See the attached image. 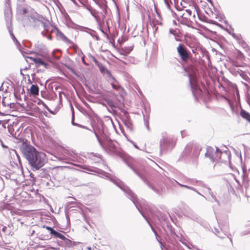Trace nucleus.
<instances>
[{
  "label": "nucleus",
  "instance_id": "nucleus-39",
  "mask_svg": "<svg viewBox=\"0 0 250 250\" xmlns=\"http://www.w3.org/2000/svg\"><path fill=\"white\" fill-rule=\"evenodd\" d=\"M82 62H83L86 65H88V64L86 63L85 62V61H84V57H83L82 59Z\"/></svg>",
  "mask_w": 250,
  "mask_h": 250
},
{
  "label": "nucleus",
  "instance_id": "nucleus-56",
  "mask_svg": "<svg viewBox=\"0 0 250 250\" xmlns=\"http://www.w3.org/2000/svg\"><path fill=\"white\" fill-rule=\"evenodd\" d=\"M49 39H51V37L50 36H48V37H47Z\"/></svg>",
  "mask_w": 250,
  "mask_h": 250
},
{
  "label": "nucleus",
  "instance_id": "nucleus-9",
  "mask_svg": "<svg viewBox=\"0 0 250 250\" xmlns=\"http://www.w3.org/2000/svg\"><path fill=\"white\" fill-rule=\"evenodd\" d=\"M177 50L181 59L184 62L187 61L189 58L190 53L188 52L185 45L179 44Z\"/></svg>",
  "mask_w": 250,
  "mask_h": 250
},
{
  "label": "nucleus",
  "instance_id": "nucleus-3",
  "mask_svg": "<svg viewBox=\"0 0 250 250\" xmlns=\"http://www.w3.org/2000/svg\"><path fill=\"white\" fill-rule=\"evenodd\" d=\"M30 17L31 22L32 23L33 26L36 28L42 26L47 33H52L56 29L55 27L50 24L47 20L37 13L33 14Z\"/></svg>",
  "mask_w": 250,
  "mask_h": 250
},
{
  "label": "nucleus",
  "instance_id": "nucleus-58",
  "mask_svg": "<svg viewBox=\"0 0 250 250\" xmlns=\"http://www.w3.org/2000/svg\"><path fill=\"white\" fill-rule=\"evenodd\" d=\"M183 132L184 131H181V135H182V136H183Z\"/></svg>",
  "mask_w": 250,
  "mask_h": 250
},
{
  "label": "nucleus",
  "instance_id": "nucleus-38",
  "mask_svg": "<svg viewBox=\"0 0 250 250\" xmlns=\"http://www.w3.org/2000/svg\"><path fill=\"white\" fill-rule=\"evenodd\" d=\"M1 104L3 106H6V103L4 102V100H3L1 102Z\"/></svg>",
  "mask_w": 250,
  "mask_h": 250
},
{
  "label": "nucleus",
  "instance_id": "nucleus-28",
  "mask_svg": "<svg viewBox=\"0 0 250 250\" xmlns=\"http://www.w3.org/2000/svg\"><path fill=\"white\" fill-rule=\"evenodd\" d=\"M7 27H8V28L9 32L10 33V35L12 40L14 41H15L16 42H18V41L17 40L16 38H15V36L14 35L12 30L10 28V27H9L8 25H7Z\"/></svg>",
  "mask_w": 250,
  "mask_h": 250
},
{
  "label": "nucleus",
  "instance_id": "nucleus-35",
  "mask_svg": "<svg viewBox=\"0 0 250 250\" xmlns=\"http://www.w3.org/2000/svg\"><path fill=\"white\" fill-rule=\"evenodd\" d=\"M15 104L14 103H9L6 104V106L10 108H14Z\"/></svg>",
  "mask_w": 250,
  "mask_h": 250
},
{
  "label": "nucleus",
  "instance_id": "nucleus-25",
  "mask_svg": "<svg viewBox=\"0 0 250 250\" xmlns=\"http://www.w3.org/2000/svg\"><path fill=\"white\" fill-rule=\"evenodd\" d=\"M207 191L209 193L211 197L214 199V200L219 205V202L216 199L215 196L213 194V192L211 191V189L209 188H207Z\"/></svg>",
  "mask_w": 250,
  "mask_h": 250
},
{
  "label": "nucleus",
  "instance_id": "nucleus-21",
  "mask_svg": "<svg viewBox=\"0 0 250 250\" xmlns=\"http://www.w3.org/2000/svg\"><path fill=\"white\" fill-rule=\"evenodd\" d=\"M148 186L150 188H151L154 192H155L156 193L158 194H161V191L162 190V188L160 187L159 188H156L154 187L153 186L148 184Z\"/></svg>",
  "mask_w": 250,
  "mask_h": 250
},
{
  "label": "nucleus",
  "instance_id": "nucleus-29",
  "mask_svg": "<svg viewBox=\"0 0 250 250\" xmlns=\"http://www.w3.org/2000/svg\"><path fill=\"white\" fill-rule=\"evenodd\" d=\"M100 30L104 35V36L107 39V40H109L110 39L108 33L104 31L103 29H102L101 26H100Z\"/></svg>",
  "mask_w": 250,
  "mask_h": 250
},
{
  "label": "nucleus",
  "instance_id": "nucleus-45",
  "mask_svg": "<svg viewBox=\"0 0 250 250\" xmlns=\"http://www.w3.org/2000/svg\"><path fill=\"white\" fill-rule=\"evenodd\" d=\"M64 94V93L62 92H60L59 93V99H60V100L61 101L62 100V94Z\"/></svg>",
  "mask_w": 250,
  "mask_h": 250
},
{
  "label": "nucleus",
  "instance_id": "nucleus-43",
  "mask_svg": "<svg viewBox=\"0 0 250 250\" xmlns=\"http://www.w3.org/2000/svg\"><path fill=\"white\" fill-rule=\"evenodd\" d=\"M169 32L170 34H174V31L173 29H170Z\"/></svg>",
  "mask_w": 250,
  "mask_h": 250
},
{
  "label": "nucleus",
  "instance_id": "nucleus-22",
  "mask_svg": "<svg viewBox=\"0 0 250 250\" xmlns=\"http://www.w3.org/2000/svg\"><path fill=\"white\" fill-rule=\"evenodd\" d=\"M114 82H111V84L112 86V87L116 90H119L121 89V86L118 84V83L115 80V79H112Z\"/></svg>",
  "mask_w": 250,
  "mask_h": 250
},
{
  "label": "nucleus",
  "instance_id": "nucleus-12",
  "mask_svg": "<svg viewBox=\"0 0 250 250\" xmlns=\"http://www.w3.org/2000/svg\"><path fill=\"white\" fill-rule=\"evenodd\" d=\"M211 147H208L207 148V152L205 153V156L209 158L211 161L214 162L215 156L213 154L216 153V151Z\"/></svg>",
  "mask_w": 250,
  "mask_h": 250
},
{
  "label": "nucleus",
  "instance_id": "nucleus-14",
  "mask_svg": "<svg viewBox=\"0 0 250 250\" xmlns=\"http://www.w3.org/2000/svg\"><path fill=\"white\" fill-rule=\"evenodd\" d=\"M5 18L6 21H11L12 18V12L11 7H6L4 10Z\"/></svg>",
  "mask_w": 250,
  "mask_h": 250
},
{
  "label": "nucleus",
  "instance_id": "nucleus-60",
  "mask_svg": "<svg viewBox=\"0 0 250 250\" xmlns=\"http://www.w3.org/2000/svg\"><path fill=\"white\" fill-rule=\"evenodd\" d=\"M32 77H34V76H35V74H32Z\"/></svg>",
  "mask_w": 250,
  "mask_h": 250
},
{
  "label": "nucleus",
  "instance_id": "nucleus-49",
  "mask_svg": "<svg viewBox=\"0 0 250 250\" xmlns=\"http://www.w3.org/2000/svg\"><path fill=\"white\" fill-rule=\"evenodd\" d=\"M74 4H77V2L75 0H71Z\"/></svg>",
  "mask_w": 250,
  "mask_h": 250
},
{
  "label": "nucleus",
  "instance_id": "nucleus-64",
  "mask_svg": "<svg viewBox=\"0 0 250 250\" xmlns=\"http://www.w3.org/2000/svg\"><path fill=\"white\" fill-rule=\"evenodd\" d=\"M218 237H220V238H222V237L220 236V235H218Z\"/></svg>",
  "mask_w": 250,
  "mask_h": 250
},
{
  "label": "nucleus",
  "instance_id": "nucleus-53",
  "mask_svg": "<svg viewBox=\"0 0 250 250\" xmlns=\"http://www.w3.org/2000/svg\"><path fill=\"white\" fill-rule=\"evenodd\" d=\"M6 229V227H4V228H3V229H2V230H3V231H5V230Z\"/></svg>",
  "mask_w": 250,
  "mask_h": 250
},
{
  "label": "nucleus",
  "instance_id": "nucleus-24",
  "mask_svg": "<svg viewBox=\"0 0 250 250\" xmlns=\"http://www.w3.org/2000/svg\"><path fill=\"white\" fill-rule=\"evenodd\" d=\"M215 151H216L215 154H213L215 156L214 161H218L221 159V152L219 150V149L216 148Z\"/></svg>",
  "mask_w": 250,
  "mask_h": 250
},
{
  "label": "nucleus",
  "instance_id": "nucleus-46",
  "mask_svg": "<svg viewBox=\"0 0 250 250\" xmlns=\"http://www.w3.org/2000/svg\"><path fill=\"white\" fill-rule=\"evenodd\" d=\"M191 190H193L194 191H196L198 194H200L198 191H196V189L194 188H193L191 187V188H190Z\"/></svg>",
  "mask_w": 250,
  "mask_h": 250
},
{
  "label": "nucleus",
  "instance_id": "nucleus-1",
  "mask_svg": "<svg viewBox=\"0 0 250 250\" xmlns=\"http://www.w3.org/2000/svg\"><path fill=\"white\" fill-rule=\"evenodd\" d=\"M20 150L34 170L39 169L45 164L46 162L45 153L38 151L31 145L23 142L21 145Z\"/></svg>",
  "mask_w": 250,
  "mask_h": 250
},
{
  "label": "nucleus",
  "instance_id": "nucleus-42",
  "mask_svg": "<svg viewBox=\"0 0 250 250\" xmlns=\"http://www.w3.org/2000/svg\"><path fill=\"white\" fill-rule=\"evenodd\" d=\"M95 135H96V137L97 138V139H98V140L99 142L100 143V144H101V141H100V139H99V138H98V135H97V133L96 132V131H95Z\"/></svg>",
  "mask_w": 250,
  "mask_h": 250
},
{
  "label": "nucleus",
  "instance_id": "nucleus-50",
  "mask_svg": "<svg viewBox=\"0 0 250 250\" xmlns=\"http://www.w3.org/2000/svg\"><path fill=\"white\" fill-rule=\"evenodd\" d=\"M154 30H155L154 32H156L158 29V27H154Z\"/></svg>",
  "mask_w": 250,
  "mask_h": 250
},
{
  "label": "nucleus",
  "instance_id": "nucleus-48",
  "mask_svg": "<svg viewBox=\"0 0 250 250\" xmlns=\"http://www.w3.org/2000/svg\"><path fill=\"white\" fill-rule=\"evenodd\" d=\"M102 173H103V175L104 176H106V175L107 174V173H105V172H104V171H102Z\"/></svg>",
  "mask_w": 250,
  "mask_h": 250
},
{
  "label": "nucleus",
  "instance_id": "nucleus-23",
  "mask_svg": "<svg viewBox=\"0 0 250 250\" xmlns=\"http://www.w3.org/2000/svg\"><path fill=\"white\" fill-rule=\"evenodd\" d=\"M188 180L189 181V182H190V184L193 185H198L200 186L202 185V183L201 181H198L195 179H188Z\"/></svg>",
  "mask_w": 250,
  "mask_h": 250
},
{
  "label": "nucleus",
  "instance_id": "nucleus-51",
  "mask_svg": "<svg viewBox=\"0 0 250 250\" xmlns=\"http://www.w3.org/2000/svg\"><path fill=\"white\" fill-rule=\"evenodd\" d=\"M181 242H182V243H183L184 245H186V246H187L188 248H190L189 247V246H187V245L185 243H184V242H183V241H181Z\"/></svg>",
  "mask_w": 250,
  "mask_h": 250
},
{
  "label": "nucleus",
  "instance_id": "nucleus-4",
  "mask_svg": "<svg viewBox=\"0 0 250 250\" xmlns=\"http://www.w3.org/2000/svg\"><path fill=\"white\" fill-rule=\"evenodd\" d=\"M83 7L87 9L90 12V14L94 17L99 26L101 27L104 24V19L106 14L105 6L102 8L101 11H100L93 9L90 6L83 5Z\"/></svg>",
  "mask_w": 250,
  "mask_h": 250
},
{
  "label": "nucleus",
  "instance_id": "nucleus-8",
  "mask_svg": "<svg viewBox=\"0 0 250 250\" xmlns=\"http://www.w3.org/2000/svg\"><path fill=\"white\" fill-rule=\"evenodd\" d=\"M177 17V20L182 24L189 26L191 24L190 17L188 14H184L182 11H179L178 14L174 13Z\"/></svg>",
  "mask_w": 250,
  "mask_h": 250
},
{
  "label": "nucleus",
  "instance_id": "nucleus-40",
  "mask_svg": "<svg viewBox=\"0 0 250 250\" xmlns=\"http://www.w3.org/2000/svg\"><path fill=\"white\" fill-rule=\"evenodd\" d=\"M188 178H187L185 179L184 183H187L188 184H190V182H189V181L188 180Z\"/></svg>",
  "mask_w": 250,
  "mask_h": 250
},
{
  "label": "nucleus",
  "instance_id": "nucleus-36",
  "mask_svg": "<svg viewBox=\"0 0 250 250\" xmlns=\"http://www.w3.org/2000/svg\"><path fill=\"white\" fill-rule=\"evenodd\" d=\"M10 0H6L5 1V7H10Z\"/></svg>",
  "mask_w": 250,
  "mask_h": 250
},
{
  "label": "nucleus",
  "instance_id": "nucleus-62",
  "mask_svg": "<svg viewBox=\"0 0 250 250\" xmlns=\"http://www.w3.org/2000/svg\"><path fill=\"white\" fill-rule=\"evenodd\" d=\"M230 242L232 243V239H230Z\"/></svg>",
  "mask_w": 250,
  "mask_h": 250
},
{
  "label": "nucleus",
  "instance_id": "nucleus-31",
  "mask_svg": "<svg viewBox=\"0 0 250 250\" xmlns=\"http://www.w3.org/2000/svg\"><path fill=\"white\" fill-rule=\"evenodd\" d=\"M176 183H177L178 185H179L180 187H185V188H188V189H190V188H191V187H190V186H188V185H186L182 184H181V183H180L178 182H177V181H176Z\"/></svg>",
  "mask_w": 250,
  "mask_h": 250
},
{
  "label": "nucleus",
  "instance_id": "nucleus-41",
  "mask_svg": "<svg viewBox=\"0 0 250 250\" xmlns=\"http://www.w3.org/2000/svg\"><path fill=\"white\" fill-rule=\"evenodd\" d=\"M131 143L133 144V146L136 148L139 149L138 146L133 142H132Z\"/></svg>",
  "mask_w": 250,
  "mask_h": 250
},
{
  "label": "nucleus",
  "instance_id": "nucleus-2",
  "mask_svg": "<svg viewBox=\"0 0 250 250\" xmlns=\"http://www.w3.org/2000/svg\"><path fill=\"white\" fill-rule=\"evenodd\" d=\"M113 182L119 188H120L123 191H124L126 195L128 196V198L131 200V201L133 202V203L135 205L136 208L138 209L139 212L141 213V214L143 215V216L145 218V219L146 220L147 223L149 224V226H150L152 231L154 232L155 235L156 236V239L159 242V244L161 246L162 245V242L159 240V236L158 235L157 232L154 230L151 225L150 224L148 220L146 219V217L144 215V213H143V210L144 209H146V203L145 201H140L134 195L131 191L127 187H126L125 185L124 184V183H122V181H121L120 180L118 179H112Z\"/></svg>",
  "mask_w": 250,
  "mask_h": 250
},
{
  "label": "nucleus",
  "instance_id": "nucleus-27",
  "mask_svg": "<svg viewBox=\"0 0 250 250\" xmlns=\"http://www.w3.org/2000/svg\"><path fill=\"white\" fill-rule=\"evenodd\" d=\"M191 152V147L189 146H187L185 147V149L184 151H183V155L187 156L188 155L189 153Z\"/></svg>",
  "mask_w": 250,
  "mask_h": 250
},
{
  "label": "nucleus",
  "instance_id": "nucleus-5",
  "mask_svg": "<svg viewBox=\"0 0 250 250\" xmlns=\"http://www.w3.org/2000/svg\"><path fill=\"white\" fill-rule=\"evenodd\" d=\"M189 81L190 84L192 94L194 96L197 98V96L201 95L202 91L198 86V82L195 76L189 74Z\"/></svg>",
  "mask_w": 250,
  "mask_h": 250
},
{
  "label": "nucleus",
  "instance_id": "nucleus-13",
  "mask_svg": "<svg viewBox=\"0 0 250 250\" xmlns=\"http://www.w3.org/2000/svg\"><path fill=\"white\" fill-rule=\"evenodd\" d=\"M201 150V147L199 145H196L194 146L192 154V156L194 158H196L199 155L200 151Z\"/></svg>",
  "mask_w": 250,
  "mask_h": 250
},
{
  "label": "nucleus",
  "instance_id": "nucleus-15",
  "mask_svg": "<svg viewBox=\"0 0 250 250\" xmlns=\"http://www.w3.org/2000/svg\"><path fill=\"white\" fill-rule=\"evenodd\" d=\"M30 93L33 95H38L39 93L38 86L36 84H32L30 88Z\"/></svg>",
  "mask_w": 250,
  "mask_h": 250
},
{
  "label": "nucleus",
  "instance_id": "nucleus-26",
  "mask_svg": "<svg viewBox=\"0 0 250 250\" xmlns=\"http://www.w3.org/2000/svg\"><path fill=\"white\" fill-rule=\"evenodd\" d=\"M72 109L73 110V108L72 107ZM71 123L74 125H77V126H78L81 127L85 128V127L83 126V125H79V124H78L77 123H74V114L73 110H72Z\"/></svg>",
  "mask_w": 250,
  "mask_h": 250
},
{
  "label": "nucleus",
  "instance_id": "nucleus-55",
  "mask_svg": "<svg viewBox=\"0 0 250 250\" xmlns=\"http://www.w3.org/2000/svg\"><path fill=\"white\" fill-rule=\"evenodd\" d=\"M146 127H147V129H149V126H148V123H147V124H146Z\"/></svg>",
  "mask_w": 250,
  "mask_h": 250
},
{
  "label": "nucleus",
  "instance_id": "nucleus-11",
  "mask_svg": "<svg viewBox=\"0 0 250 250\" xmlns=\"http://www.w3.org/2000/svg\"><path fill=\"white\" fill-rule=\"evenodd\" d=\"M27 58L32 60L37 67L42 66L45 68H47L49 66V64L40 57H27Z\"/></svg>",
  "mask_w": 250,
  "mask_h": 250
},
{
  "label": "nucleus",
  "instance_id": "nucleus-10",
  "mask_svg": "<svg viewBox=\"0 0 250 250\" xmlns=\"http://www.w3.org/2000/svg\"><path fill=\"white\" fill-rule=\"evenodd\" d=\"M94 62L96 63L97 65L99 68L101 73L109 80L110 79H114V77L112 76L110 72L106 68L105 66L103 65L101 63L99 62L96 59H94Z\"/></svg>",
  "mask_w": 250,
  "mask_h": 250
},
{
  "label": "nucleus",
  "instance_id": "nucleus-32",
  "mask_svg": "<svg viewBox=\"0 0 250 250\" xmlns=\"http://www.w3.org/2000/svg\"><path fill=\"white\" fill-rule=\"evenodd\" d=\"M64 153H65L66 154H67V155L72 156H73V152L72 151L68 150L67 149H65L64 150Z\"/></svg>",
  "mask_w": 250,
  "mask_h": 250
},
{
  "label": "nucleus",
  "instance_id": "nucleus-17",
  "mask_svg": "<svg viewBox=\"0 0 250 250\" xmlns=\"http://www.w3.org/2000/svg\"><path fill=\"white\" fill-rule=\"evenodd\" d=\"M240 115L243 118L246 119L250 122V114L248 112H246L244 109H241Z\"/></svg>",
  "mask_w": 250,
  "mask_h": 250
},
{
  "label": "nucleus",
  "instance_id": "nucleus-54",
  "mask_svg": "<svg viewBox=\"0 0 250 250\" xmlns=\"http://www.w3.org/2000/svg\"><path fill=\"white\" fill-rule=\"evenodd\" d=\"M175 7H176V9H178V7H177V5H178V0L177 1L176 4H175Z\"/></svg>",
  "mask_w": 250,
  "mask_h": 250
},
{
  "label": "nucleus",
  "instance_id": "nucleus-18",
  "mask_svg": "<svg viewBox=\"0 0 250 250\" xmlns=\"http://www.w3.org/2000/svg\"><path fill=\"white\" fill-rule=\"evenodd\" d=\"M55 29H56L55 30H57V32H58V34H59L60 37H61V38L64 42H68L69 44H72L73 43V42H72L71 40L68 39L61 32L58 30L56 28H55Z\"/></svg>",
  "mask_w": 250,
  "mask_h": 250
},
{
  "label": "nucleus",
  "instance_id": "nucleus-57",
  "mask_svg": "<svg viewBox=\"0 0 250 250\" xmlns=\"http://www.w3.org/2000/svg\"><path fill=\"white\" fill-rule=\"evenodd\" d=\"M87 249H88V250H91V248H90V247H88V248H87Z\"/></svg>",
  "mask_w": 250,
  "mask_h": 250
},
{
  "label": "nucleus",
  "instance_id": "nucleus-34",
  "mask_svg": "<svg viewBox=\"0 0 250 250\" xmlns=\"http://www.w3.org/2000/svg\"><path fill=\"white\" fill-rule=\"evenodd\" d=\"M43 227L46 228V229H47V230H50L51 234H52L53 233L52 231L55 230L51 227H49V226H43Z\"/></svg>",
  "mask_w": 250,
  "mask_h": 250
},
{
  "label": "nucleus",
  "instance_id": "nucleus-19",
  "mask_svg": "<svg viewBox=\"0 0 250 250\" xmlns=\"http://www.w3.org/2000/svg\"><path fill=\"white\" fill-rule=\"evenodd\" d=\"M52 232L53 233L52 234V235H53L54 237L60 238L62 240H64L66 239L64 235L56 231V230L53 231Z\"/></svg>",
  "mask_w": 250,
  "mask_h": 250
},
{
  "label": "nucleus",
  "instance_id": "nucleus-52",
  "mask_svg": "<svg viewBox=\"0 0 250 250\" xmlns=\"http://www.w3.org/2000/svg\"><path fill=\"white\" fill-rule=\"evenodd\" d=\"M244 84H245V85L246 86V87H247V88H248V87H249V85H248L247 83H244Z\"/></svg>",
  "mask_w": 250,
  "mask_h": 250
},
{
  "label": "nucleus",
  "instance_id": "nucleus-44",
  "mask_svg": "<svg viewBox=\"0 0 250 250\" xmlns=\"http://www.w3.org/2000/svg\"><path fill=\"white\" fill-rule=\"evenodd\" d=\"M225 98V99L227 101V102H228V104H229L230 106H231V102H230V101H229L228 98Z\"/></svg>",
  "mask_w": 250,
  "mask_h": 250
},
{
  "label": "nucleus",
  "instance_id": "nucleus-16",
  "mask_svg": "<svg viewBox=\"0 0 250 250\" xmlns=\"http://www.w3.org/2000/svg\"><path fill=\"white\" fill-rule=\"evenodd\" d=\"M237 72L245 81L247 82H249L250 81V78L245 73V72L240 69L238 70Z\"/></svg>",
  "mask_w": 250,
  "mask_h": 250
},
{
  "label": "nucleus",
  "instance_id": "nucleus-61",
  "mask_svg": "<svg viewBox=\"0 0 250 250\" xmlns=\"http://www.w3.org/2000/svg\"><path fill=\"white\" fill-rule=\"evenodd\" d=\"M0 114H2V115H4V113H1L0 112Z\"/></svg>",
  "mask_w": 250,
  "mask_h": 250
},
{
  "label": "nucleus",
  "instance_id": "nucleus-37",
  "mask_svg": "<svg viewBox=\"0 0 250 250\" xmlns=\"http://www.w3.org/2000/svg\"><path fill=\"white\" fill-rule=\"evenodd\" d=\"M125 125L127 127H129V125H131V124L129 121L125 120Z\"/></svg>",
  "mask_w": 250,
  "mask_h": 250
},
{
  "label": "nucleus",
  "instance_id": "nucleus-63",
  "mask_svg": "<svg viewBox=\"0 0 250 250\" xmlns=\"http://www.w3.org/2000/svg\"><path fill=\"white\" fill-rule=\"evenodd\" d=\"M125 115H126V118H127V114H126V113H125Z\"/></svg>",
  "mask_w": 250,
  "mask_h": 250
},
{
  "label": "nucleus",
  "instance_id": "nucleus-59",
  "mask_svg": "<svg viewBox=\"0 0 250 250\" xmlns=\"http://www.w3.org/2000/svg\"><path fill=\"white\" fill-rule=\"evenodd\" d=\"M42 34L43 36H44V35H44V32H42Z\"/></svg>",
  "mask_w": 250,
  "mask_h": 250
},
{
  "label": "nucleus",
  "instance_id": "nucleus-30",
  "mask_svg": "<svg viewBox=\"0 0 250 250\" xmlns=\"http://www.w3.org/2000/svg\"><path fill=\"white\" fill-rule=\"evenodd\" d=\"M181 11H182V12L184 13V14H188V16L191 17L192 12L190 10L187 9L184 11L181 10Z\"/></svg>",
  "mask_w": 250,
  "mask_h": 250
},
{
  "label": "nucleus",
  "instance_id": "nucleus-7",
  "mask_svg": "<svg viewBox=\"0 0 250 250\" xmlns=\"http://www.w3.org/2000/svg\"><path fill=\"white\" fill-rule=\"evenodd\" d=\"M174 146V140L169 137H164L160 141V146L161 150L171 149Z\"/></svg>",
  "mask_w": 250,
  "mask_h": 250
},
{
  "label": "nucleus",
  "instance_id": "nucleus-6",
  "mask_svg": "<svg viewBox=\"0 0 250 250\" xmlns=\"http://www.w3.org/2000/svg\"><path fill=\"white\" fill-rule=\"evenodd\" d=\"M128 166L138 175L141 179H144L143 171L145 170V167L143 164L135 161L132 164L128 165Z\"/></svg>",
  "mask_w": 250,
  "mask_h": 250
},
{
  "label": "nucleus",
  "instance_id": "nucleus-33",
  "mask_svg": "<svg viewBox=\"0 0 250 250\" xmlns=\"http://www.w3.org/2000/svg\"><path fill=\"white\" fill-rule=\"evenodd\" d=\"M107 104H108V106H109L111 107H114V104L112 101L108 100L107 101Z\"/></svg>",
  "mask_w": 250,
  "mask_h": 250
},
{
  "label": "nucleus",
  "instance_id": "nucleus-47",
  "mask_svg": "<svg viewBox=\"0 0 250 250\" xmlns=\"http://www.w3.org/2000/svg\"><path fill=\"white\" fill-rule=\"evenodd\" d=\"M132 48H133L132 47H130L129 49L126 52V53H128L131 50H132Z\"/></svg>",
  "mask_w": 250,
  "mask_h": 250
},
{
  "label": "nucleus",
  "instance_id": "nucleus-20",
  "mask_svg": "<svg viewBox=\"0 0 250 250\" xmlns=\"http://www.w3.org/2000/svg\"><path fill=\"white\" fill-rule=\"evenodd\" d=\"M1 208L3 210L10 211L11 213H12L13 210V207L9 204H4Z\"/></svg>",
  "mask_w": 250,
  "mask_h": 250
}]
</instances>
